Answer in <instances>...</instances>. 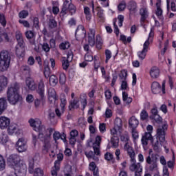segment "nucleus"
Wrapping results in <instances>:
<instances>
[{"label": "nucleus", "mask_w": 176, "mask_h": 176, "mask_svg": "<svg viewBox=\"0 0 176 176\" xmlns=\"http://www.w3.org/2000/svg\"><path fill=\"white\" fill-rule=\"evenodd\" d=\"M89 170L93 171L94 176H98V168L96 166V163L91 162L89 164Z\"/></svg>", "instance_id": "27"}, {"label": "nucleus", "mask_w": 176, "mask_h": 176, "mask_svg": "<svg viewBox=\"0 0 176 176\" xmlns=\"http://www.w3.org/2000/svg\"><path fill=\"white\" fill-rule=\"evenodd\" d=\"M111 142L114 148H118L119 146V138L116 136L111 138Z\"/></svg>", "instance_id": "36"}, {"label": "nucleus", "mask_w": 176, "mask_h": 176, "mask_svg": "<svg viewBox=\"0 0 176 176\" xmlns=\"http://www.w3.org/2000/svg\"><path fill=\"white\" fill-rule=\"evenodd\" d=\"M148 52V50H142L140 52H138V56L140 60H144L145 57H146V53Z\"/></svg>", "instance_id": "37"}, {"label": "nucleus", "mask_w": 176, "mask_h": 176, "mask_svg": "<svg viewBox=\"0 0 176 176\" xmlns=\"http://www.w3.org/2000/svg\"><path fill=\"white\" fill-rule=\"evenodd\" d=\"M40 140H41V141H44L43 151L45 153H47L49 152V149H50V142L47 139L43 138V136H42V138H41Z\"/></svg>", "instance_id": "21"}, {"label": "nucleus", "mask_w": 176, "mask_h": 176, "mask_svg": "<svg viewBox=\"0 0 176 176\" xmlns=\"http://www.w3.org/2000/svg\"><path fill=\"white\" fill-rule=\"evenodd\" d=\"M16 149L18 152H25L27 151V142L23 138H20L16 143Z\"/></svg>", "instance_id": "6"}, {"label": "nucleus", "mask_w": 176, "mask_h": 176, "mask_svg": "<svg viewBox=\"0 0 176 176\" xmlns=\"http://www.w3.org/2000/svg\"><path fill=\"white\" fill-rule=\"evenodd\" d=\"M151 90L153 94H159V93L162 91L160 84H159L157 82H153L151 85Z\"/></svg>", "instance_id": "16"}, {"label": "nucleus", "mask_w": 176, "mask_h": 176, "mask_svg": "<svg viewBox=\"0 0 176 176\" xmlns=\"http://www.w3.org/2000/svg\"><path fill=\"white\" fill-rule=\"evenodd\" d=\"M25 83L29 90H32V91L36 90V84H35V82L31 78L26 79Z\"/></svg>", "instance_id": "18"}, {"label": "nucleus", "mask_w": 176, "mask_h": 176, "mask_svg": "<svg viewBox=\"0 0 176 176\" xmlns=\"http://www.w3.org/2000/svg\"><path fill=\"white\" fill-rule=\"evenodd\" d=\"M96 10L98 12L97 16L100 19V21L104 22V10L101 9L100 7H97Z\"/></svg>", "instance_id": "30"}, {"label": "nucleus", "mask_w": 176, "mask_h": 176, "mask_svg": "<svg viewBox=\"0 0 176 176\" xmlns=\"http://www.w3.org/2000/svg\"><path fill=\"white\" fill-rule=\"evenodd\" d=\"M7 107L8 102L6 101V99H5V98H0V115H2Z\"/></svg>", "instance_id": "23"}, {"label": "nucleus", "mask_w": 176, "mask_h": 176, "mask_svg": "<svg viewBox=\"0 0 176 176\" xmlns=\"http://www.w3.org/2000/svg\"><path fill=\"white\" fill-rule=\"evenodd\" d=\"M129 127H131L132 130H134L139 124L138 120L135 117L132 116L129 120Z\"/></svg>", "instance_id": "20"}, {"label": "nucleus", "mask_w": 176, "mask_h": 176, "mask_svg": "<svg viewBox=\"0 0 176 176\" xmlns=\"http://www.w3.org/2000/svg\"><path fill=\"white\" fill-rule=\"evenodd\" d=\"M19 23H20V24H23V25L26 27V28H30V23H28V21L20 19Z\"/></svg>", "instance_id": "61"}, {"label": "nucleus", "mask_w": 176, "mask_h": 176, "mask_svg": "<svg viewBox=\"0 0 176 176\" xmlns=\"http://www.w3.org/2000/svg\"><path fill=\"white\" fill-rule=\"evenodd\" d=\"M140 119L141 120H146V119H148V112H146V111H142L140 113Z\"/></svg>", "instance_id": "49"}, {"label": "nucleus", "mask_w": 176, "mask_h": 176, "mask_svg": "<svg viewBox=\"0 0 176 176\" xmlns=\"http://www.w3.org/2000/svg\"><path fill=\"white\" fill-rule=\"evenodd\" d=\"M28 16V11L23 10L21 11L19 14V16L20 19H25Z\"/></svg>", "instance_id": "51"}, {"label": "nucleus", "mask_w": 176, "mask_h": 176, "mask_svg": "<svg viewBox=\"0 0 176 176\" xmlns=\"http://www.w3.org/2000/svg\"><path fill=\"white\" fill-rule=\"evenodd\" d=\"M21 69L23 74L30 76L31 75V67L28 65H23L21 67Z\"/></svg>", "instance_id": "32"}, {"label": "nucleus", "mask_w": 176, "mask_h": 176, "mask_svg": "<svg viewBox=\"0 0 176 176\" xmlns=\"http://www.w3.org/2000/svg\"><path fill=\"white\" fill-rule=\"evenodd\" d=\"M119 78L122 80H126L127 78V70H122L119 74Z\"/></svg>", "instance_id": "41"}, {"label": "nucleus", "mask_w": 176, "mask_h": 176, "mask_svg": "<svg viewBox=\"0 0 176 176\" xmlns=\"http://www.w3.org/2000/svg\"><path fill=\"white\" fill-rule=\"evenodd\" d=\"M36 93L38 94L40 99L35 100L34 104L36 107H39L41 101H45V83L43 80H40L38 82Z\"/></svg>", "instance_id": "5"}, {"label": "nucleus", "mask_w": 176, "mask_h": 176, "mask_svg": "<svg viewBox=\"0 0 176 176\" xmlns=\"http://www.w3.org/2000/svg\"><path fill=\"white\" fill-rule=\"evenodd\" d=\"M151 119H154V120L158 124H162V123H163V118L159 114H157L156 116H154L153 117V118H151Z\"/></svg>", "instance_id": "39"}, {"label": "nucleus", "mask_w": 176, "mask_h": 176, "mask_svg": "<svg viewBox=\"0 0 176 176\" xmlns=\"http://www.w3.org/2000/svg\"><path fill=\"white\" fill-rule=\"evenodd\" d=\"M94 145H96V146H100V145H101V136H97L96 138V141Z\"/></svg>", "instance_id": "63"}, {"label": "nucleus", "mask_w": 176, "mask_h": 176, "mask_svg": "<svg viewBox=\"0 0 176 176\" xmlns=\"http://www.w3.org/2000/svg\"><path fill=\"white\" fill-rule=\"evenodd\" d=\"M124 149L127 152L129 157H131V160L135 159V152L133 149V147L129 145V143H125Z\"/></svg>", "instance_id": "12"}, {"label": "nucleus", "mask_w": 176, "mask_h": 176, "mask_svg": "<svg viewBox=\"0 0 176 176\" xmlns=\"http://www.w3.org/2000/svg\"><path fill=\"white\" fill-rule=\"evenodd\" d=\"M20 84L14 82L10 85L7 91V100L11 105H17L23 102V97L20 95Z\"/></svg>", "instance_id": "1"}, {"label": "nucleus", "mask_w": 176, "mask_h": 176, "mask_svg": "<svg viewBox=\"0 0 176 176\" xmlns=\"http://www.w3.org/2000/svg\"><path fill=\"white\" fill-rule=\"evenodd\" d=\"M59 83H60V85H64L65 83V74H60L59 75Z\"/></svg>", "instance_id": "55"}, {"label": "nucleus", "mask_w": 176, "mask_h": 176, "mask_svg": "<svg viewBox=\"0 0 176 176\" xmlns=\"http://www.w3.org/2000/svg\"><path fill=\"white\" fill-rule=\"evenodd\" d=\"M151 113L152 115L150 116V119H153V116L158 115L157 107H154L153 109H151Z\"/></svg>", "instance_id": "58"}, {"label": "nucleus", "mask_w": 176, "mask_h": 176, "mask_svg": "<svg viewBox=\"0 0 176 176\" xmlns=\"http://www.w3.org/2000/svg\"><path fill=\"white\" fill-rule=\"evenodd\" d=\"M64 159V155H63V153H58L57 155V160L56 161H55L54 162V165L55 167L56 168V170H60V162H62V160Z\"/></svg>", "instance_id": "24"}, {"label": "nucleus", "mask_w": 176, "mask_h": 176, "mask_svg": "<svg viewBox=\"0 0 176 176\" xmlns=\"http://www.w3.org/2000/svg\"><path fill=\"white\" fill-rule=\"evenodd\" d=\"M69 10L67 12H69V13L72 15L74 14V13H76V7L72 4V3L70 2V4L69 6Z\"/></svg>", "instance_id": "43"}, {"label": "nucleus", "mask_w": 176, "mask_h": 176, "mask_svg": "<svg viewBox=\"0 0 176 176\" xmlns=\"http://www.w3.org/2000/svg\"><path fill=\"white\" fill-rule=\"evenodd\" d=\"M148 141H150L151 144H153V137H152V134L151 133V132L145 133L142 138V144L144 146H146V145H148Z\"/></svg>", "instance_id": "10"}, {"label": "nucleus", "mask_w": 176, "mask_h": 176, "mask_svg": "<svg viewBox=\"0 0 176 176\" xmlns=\"http://www.w3.org/2000/svg\"><path fill=\"white\" fill-rule=\"evenodd\" d=\"M127 8L131 13H135L137 12V3L134 1H131L128 3Z\"/></svg>", "instance_id": "19"}, {"label": "nucleus", "mask_w": 176, "mask_h": 176, "mask_svg": "<svg viewBox=\"0 0 176 176\" xmlns=\"http://www.w3.org/2000/svg\"><path fill=\"white\" fill-rule=\"evenodd\" d=\"M60 137H61V134H60V132L56 131L53 134V138L54 141H58V140H59Z\"/></svg>", "instance_id": "62"}, {"label": "nucleus", "mask_w": 176, "mask_h": 176, "mask_svg": "<svg viewBox=\"0 0 176 176\" xmlns=\"http://www.w3.org/2000/svg\"><path fill=\"white\" fill-rule=\"evenodd\" d=\"M62 65H63V69L65 70L68 69V67H69V60H63Z\"/></svg>", "instance_id": "57"}, {"label": "nucleus", "mask_w": 176, "mask_h": 176, "mask_svg": "<svg viewBox=\"0 0 176 176\" xmlns=\"http://www.w3.org/2000/svg\"><path fill=\"white\" fill-rule=\"evenodd\" d=\"M114 127L116 129H118V130H120L122 129V120L120 118L116 119L114 122Z\"/></svg>", "instance_id": "40"}, {"label": "nucleus", "mask_w": 176, "mask_h": 176, "mask_svg": "<svg viewBox=\"0 0 176 176\" xmlns=\"http://www.w3.org/2000/svg\"><path fill=\"white\" fill-rule=\"evenodd\" d=\"M85 61H91L94 60L93 56L90 55L89 53H87L85 56Z\"/></svg>", "instance_id": "64"}, {"label": "nucleus", "mask_w": 176, "mask_h": 176, "mask_svg": "<svg viewBox=\"0 0 176 176\" xmlns=\"http://www.w3.org/2000/svg\"><path fill=\"white\" fill-rule=\"evenodd\" d=\"M9 126H10V119L4 116L0 117V129L5 130V129H8Z\"/></svg>", "instance_id": "11"}, {"label": "nucleus", "mask_w": 176, "mask_h": 176, "mask_svg": "<svg viewBox=\"0 0 176 176\" xmlns=\"http://www.w3.org/2000/svg\"><path fill=\"white\" fill-rule=\"evenodd\" d=\"M78 102H79V101L76 100H74L73 101H71L70 105L69 106V109L70 111H72V109H78V108H79V104H78Z\"/></svg>", "instance_id": "33"}, {"label": "nucleus", "mask_w": 176, "mask_h": 176, "mask_svg": "<svg viewBox=\"0 0 176 176\" xmlns=\"http://www.w3.org/2000/svg\"><path fill=\"white\" fill-rule=\"evenodd\" d=\"M80 98L82 100V111L85 110L86 108V105H87V96L85 94H82L80 95Z\"/></svg>", "instance_id": "34"}, {"label": "nucleus", "mask_w": 176, "mask_h": 176, "mask_svg": "<svg viewBox=\"0 0 176 176\" xmlns=\"http://www.w3.org/2000/svg\"><path fill=\"white\" fill-rule=\"evenodd\" d=\"M29 123L35 131H38V138H42V136L43 135V133H42L45 130V126L41 125L42 124V122H41V120H35L31 118L29 120Z\"/></svg>", "instance_id": "4"}, {"label": "nucleus", "mask_w": 176, "mask_h": 176, "mask_svg": "<svg viewBox=\"0 0 176 176\" xmlns=\"http://www.w3.org/2000/svg\"><path fill=\"white\" fill-rule=\"evenodd\" d=\"M70 3L71 2H69V0H65L64 1L61 12H60V14H62V16H65V14L68 13Z\"/></svg>", "instance_id": "17"}, {"label": "nucleus", "mask_w": 176, "mask_h": 176, "mask_svg": "<svg viewBox=\"0 0 176 176\" xmlns=\"http://www.w3.org/2000/svg\"><path fill=\"white\" fill-rule=\"evenodd\" d=\"M96 30L90 29V32L88 34V43L90 46L96 45Z\"/></svg>", "instance_id": "13"}, {"label": "nucleus", "mask_w": 176, "mask_h": 176, "mask_svg": "<svg viewBox=\"0 0 176 176\" xmlns=\"http://www.w3.org/2000/svg\"><path fill=\"white\" fill-rule=\"evenodd\" d=\"M70 46H71V44H69V42H65L60 44L59 48L61 50H65V49H69Z\"/></svg>", "instance_id": "42"}, {"label": "nucleus", "mask_w": 176, "mask_h": 176, "mask_svg": "<svg viewBox=\"0 0 176 176\" xmlns=\"http://www.w3.org/2000/svg\"><path fill=\"white\" fill-rule=\"evenodd\" d=\"M16 130H17V126L9 125L8 131L10 134H13V133H14V131H16Z\"/></svg>", "instance_id": "56"}, {"label": "nucleus", "mask_w": 176, "mask_h": 176, "mask_svg": "<svg viewBox=\"0 0 176 176\" xmlns=\"http://www.w3.org/2000/svg\"><path fill=\"white\" fill-rule=\"evenodd\" d=\"M25 37L28 39L30 45H36L35 38L36 34H35V32L32 30H28L25 32Z\"/></svg>", "instance_id": "9"}, {"label": "nucleus", "mask_w": 176, "mask_h": 176, "mask_svg": "<svg viewBox=\"0 0 176 176\" xmlns=\"http://www.w3.org/2000/svg\"><path fill=\"white\" fill-rule=\"evenodd\" d=\"M16 54L19 58L24 57L25 56V48L16 47Z\"/></svg>", "instance_id": "26"}, {"label": "nucleus", "mask_w": 176, "mask_h": 176, "mask_svg": "<svg viewBox=\"0 0 176 176\" xmlns=\"http://www.w3.org/2000/svg\"><path fill=\"white\" fill-rule=\"evenodd\" d=\"M7 162L11 166H16L20 162V156L17 154H12L7 158Z\"/></svg>", "instance_id": "8"}, {"label": "nucleus", "mask_w": 176, "mask_h": 176, "mask_svg": "<svg viewBox=\"0 0 176 176\" xmlns=\"http://www.w3.org/2000/svg\"><path fill=\"white\" fill-rule=\"evenodd\" d=\"M41 47L43 49V50H44L45 52V53H49V52H50V46H49V44L47 43H43V44H41Z\"/></svg>", "instance_id": "47"}, {"label": "nucleus", "mask_w": 176, "mask_h": 176, "mask_svg": "<svg viewBox=\"0 0 176 176\" xmlns=\"http://www.w3.org/2000/svg\"><path fill=\"white\" fill-rule=\"evenodd\" d=\"M6 18L5 15L0 14V23L3 27H6Z\"/></svg>", "instance_id": "50"}, {"label": "nucleus", "mask_w": 176, "mask_h": 176, "mask_svg": "<svg viewBox=\"0 0 176 176\" xmlns=\"http://www.w3.org/2000/svg\"><path fill=\"white\" fill-rule=\"evenodd\" d=\"M48 100L51 102L52 101H56L57 94H56V90L54 88H49L48 89Z\"/></svg>", "instance_id": "15"}, {"label": "nucleus", "mask_w": 176, "mask_h": 176, "mask_svg": "<svg viewBox=\"0 0 176 176\" xmlns=\"http://www.w3.org/2000/svg\"><path fill=\"white\" fill-rule=\"evenodd\" d=\"M34 158H32L29 160V166H28V171L30 174L34 173Z\"/></svg>", "instance_id": "35"}, {"label": "nucleus", "mask_w": 176, "mask_h": 176, "mask_svg": "<svg viewBox=\"0 0 176 176\" xmlns=\"http://www.w3.org/2000/svg\"><path fill=\"white\" fill-rule=\"evenodd\" d=\"M104 159L105 160H112L113 159V155H112L111 153H106L104 155Z\"/></svg>", "instance_id": "60"}, {"label": "nucleus", "mask_w": 176, "mask_h": 176, "mask_svg": "<svg viewBox=\"0 0 176 176\" xmlns=\"http://www.w3.org/2000/svg\"><path fill=\"white\" fill-rule=\"evenodd\" d=\"M73 58H74V52H72L71 50L68 51L67 60L70 62V61H72Z\"/></svg>", "instance_id": "59"}, {"label": "nucleus", "mask_w": 176, "mask_h": 176, "mask_svg": "<svg viewBox=\"0 0 176 176\" xmlns=\"http://www.w3.org/2000/svg\"><path fill=\"white\" fill-rule=\"evenodd\" d=\"M34 173V176H43V170L40 168H35Z\"/></svg>", "instance_id": "45"}, {"label": "nucleus", "mask_w": 176, "mask_h": 176, "mask_svg": "<svg viewBox=\"0 0 176 176\" xmlns=\"http://www.w3.org/2000/svg\"><path fill=\"white\" fill-rule=\"evenodd\" d=\"M116 19H113V25H114V32L117 35V36H119V28L118 27V25H116Z\"/></svg>", "instance_id": "54"}, {"label": "nucleus", "mask_w": 176, "mask_h": 176, "mask_svg": "<svg viewBox=\"0 0 176 176\" xmlns=\"http://www.w3.org/2000/svg\"><path fill=\"white\" fill-rule=\"evenodd\" d=\"M120 140L123 142H126V144H129V140H130V138L129 137L128 135H122L120 136Z\"/></svg>", "instance_id": "52"}, {"label": "nucleus", "mask_w": 176, "mask_h": 176, "mask_svg": "<svg viewBox=\"0 0 176 176\" xmlns=\"http://www.w3.org/2000/svg\"><path fill=\"white\" fill-rule=\"evenodd\" d=\"M140 14L141 16L140 23L142 25H144V23H145V20L148 19V10L146 8H141L140 10Z\"/></svg>", "instance_id": "14"}, {"label": "nucleus", "mask_w": 176, "mask_h": 176, "mask_svg": "<svg viewBox=\"0 0 176 176\" xmlns=\"http://www.w3.org/2000/svg\"><path fill=\"white\" fill-rule=\"evenodd\" d=\"M48 25L50 28L53 30V28H56V27H57V22L53 19H50Z\"/></svg>", "instance_id": "38"}, {"label": "nucleus", "mask_w": 176, "mask_h": 176, "mask_svg": "<svg viewBox=\"0 0 176 176\" xmlns=\"http://www.w3.org/2000/svg\"><path fill=\"white\" fill-rule=\"evenodd\" d=\"M6 86H8V78H6L5 76L0 77L1 91H2V90H3V89H5V87H6Z\"/></svg>", "instance_id": "28"}, {"label": "nucleus", "mask_w": 176, "mask_h": 176, "mask_svg": "<svg viewBox=\"0 0 176 176\" xmlns=\"http://www.w3.org/2000/svg\"><path fill=\"white\" fill-rule=\"evenodd\" d=\"M148 170L150 171H154V170L157 169V161H155V162H153L151 164H148Z\"/></svg>", "instance_id": "46"}, {"label": "nucleus", "mask_w": 176, "mask_h": 176, "mask_svg": "<svg viewBox=\"0 0 176 176\" xmlns=\"http://www.w3.org/2000/svg\"><path fill=\"white\" fill-rule=\"evenodd\" d=\"M150 75L151 78L156 79L160 75V70L157 67H153L150 70Z\"/></svg>", "instance_id": "22"}, {"label": "nucleus", "mask_w": 176, "mask_h": 176, "mask_svg": "<svg viewBox=\"0 0 176 176\" xmlns=\"http://www.w3.org/2000/svg\"><path fill=\"white\" fill-rule=\"evenodd\" d=\"M10 60H12V57L9 52L3 50L0 52V71L1 72L8 71L10 65Z\"/></svg>", "instance_id": "3"}, {"label": "nucleus", "mask_w": 176, "mask_h": 176, "mask_svg": "<svg viewBox=\"0 0 176 176\" xmlns=\"http://www.w3.org/2000/svg\"><path fill=\"white\" fill-rule=\"evenodd\" d=\"M105 55H106V60L105 63H108L111 57H112V53L109 51V50H106L105 51Z\"/></svg>", "instance_id": "53"}, {"label": "nucleus", "mask_w": 176, "mask_h": 176, "mask_svg": "<svg viewBox=\"0 0 176 176\" xmlns=\"http://www.w3.org/2000/svg\"><path fill=\"white\" fill-rule=\"evenodd\" d=\"M49 82L51 86H56L58 83V79L55 75H52L50 76Z\"/></svg>", "instance_id": "31"}, {"label": "nucleus", "mask_w": 176, "mask_h": 176, "mask_svg": "<svg viewBox=\"0 0 176 176\" xmlns=\"http://www.w3.org/2000/svg\"><path fill=\"white\" fill-rule=\"evenodd\" d=\"M60 107L62 108V109H64V108H65V105L67 104V99H65V95H62L60 96Z\"/></svg>", "instance_id": "48"}, {"label": "nucleus", "mask_w": 176, "mask_h": 176, "mask_svg": "<svg viewBox=\"0 0 176 176\" xmlns=\"http://www.w3.org/2000/svg\"><path fill=\"white\" fill-rule=\"evenodd\" d=\"M167 130V124H164L162 126H158L157 129V141L155 144L153 142V149L155 152H159V141L160 142H164L166 141V131Z\"/></svg>", "instance_id": "2"}, {"label": "nucleus", "mask_w": 176, "mask_h": 176, "mask_svg": "<svg viewBox=\"0 0 176 176\" xmlns=\"http://www.w3.org/2000/svg\"><path fill=\"white\" fill-rule=\"evenodd\" d=\"M44 66V76L47 79L48 78H50V67H49V62L45 61Z\"/></svg>", "instance_id": "25"}, {"label": "nucleus", "mask_w": 176, "mask_h": 176, "mask_svg": "<svg viewBox=\"0 0 176 176\" xmlns=\"http://www.w3.org/2000/svg\"><path fill=\"white\" fill-rule=\"evenodd\" d=\"M131 165L129 166L130 171L136 172V171H142V166H141V163L138 162L134 160H131Z\"/></svg>", "instance_id": "7"}, {"label": "nucleus", "mask_w": 176, "mask_h": 176, "mask_svg": "<svg viewBox=\"0 0 176 176\" xmlns=\"http://www.w3.org/2000/svg\"><path fill=\"white\" fill-rule=\"evenodd\" d=\"M6 164L5 163V160L2 155H0V171H3L5 170V167Z\"/></svg>", "instance_id": "44"}, {"label": "nucleus", "mask_w": 176, "mask_h": 176, "mask_svg": "<svg viewBox=\"0 0 176 176\" xmlns=\"http://www.w3.org/2000/svg\"><path fill=\"white\" fill-rule=\"evenodd\" d=\"M155 162H157V157L155 154L148 155L146 158V162L147 163V164H151V163H154Z\"/></svg>", "instance_id": "29"}]
</instances>
